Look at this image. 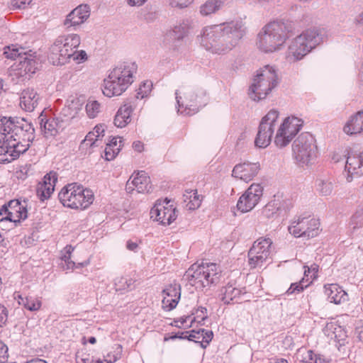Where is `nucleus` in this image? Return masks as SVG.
I'll return each mask as SVG.
<instances>
[{"label": "nucleus", "mask_w": 363, "mask_h": 363, "mask_svg": "<svg viewBox=\"0 0 363 363\" xmlns=\"http://www.w3.org/2000/svg\"><path fill=\"white\" fill-rule=\"evenodd\" d=\"M245 33L246 27L241 20L213 25L203 29L201 45L212 54L226 55L238 45Z\"/></svg>", "instance_id": "nucleus-1"}, {"label": "nucleus", "mask_w": 363, "mask_h": 363, "mask_svg": "<svg viewBox=\"0 0 363 363\" xmlns=\"http://www.w3.org/2000/svg\"><path fill=\"white\" fill-rule=\"evenodd\" d=\"M6 132V150H9L10 161L19 157L30 147L35 139V128L31 122L21 117H3Z\"/></svg>", "instance_id": "nucleus-2"}, {"label": "nucleus", "mask_w": 363, "mask_h": 363, "mask_svg": "<svg viewBox=\"0 0 363 363\" xmlns=\"http://www.w3.org/2000/svg\"><path fill=\"white\" fill-rule=\"evenodd\" d=\"M294 29V23L289 21L269 22L257 35L256 44L258 49L265 53L281 50Z\"/></svg>", "instance_id": "nucleus-3"}, {"label": "nucleus", "mask_w": 363, "mask_h": 363, "mask_svg": "<svg viewBox=\"0 0 363 363\" xmlns=\"http://www.w3.org/2000/svg\"><path fill=\"white\" fill-rule=\"evenodd\" d=\"M136 69L135 63H123L115 67L104 79V94L108 97L121 95L133 82V74Z\"/></svg>", "instance_id": "nucleus-4"}, {"label": "nucleus", "mask_w": 363, "mask_h": 363, "mask_svg": "<svg viewBox=\"0 0 363 363\" xmlns=\"http://www.w3.org/2000/svg\"><path fill=\"white\" fill-rule=\"evenodd\" d=\"M325 38V33L323 30L318 28L306 30L292 40L288 48L287 58L293 61L301 60L323 43Z\"/></svg>", "instance_id": "nucleus-5"}, {"label": "nucleus", "mask_w": 363, "mask_h": 363, "mask_svg": "<svg viewBox=\"0 0 363 363\" xmlns=\"http://www.w3.org/2000/svg\"><path fill=\"white\" fill-rule=\"evenodd\" d=\"M185 276L190 285L200 290L216 284L220 278L216 264L203 262L199 264H192L186 271Z\"/></svg>", "instance_id": "nucleus-6"}, {"label": "nucleus", "mask_w": 363, "mask_h": 363, "mask_svg": "<svg viewBox=\"0 0 363 363\" xmlns=\"http://www.w3.org/2000/svg\"><path fill=\"white\" fill-rule=\"evenodd\" d=\"M279 84L276 70L267 65L257 70L249 89V96L254 101L264 99Z\"/></svg>", "instance_id": "nucleus-7"}, {"label": "nucleus", "mask_w": 363, "mask_h": 363, "mask_svg": "<svg viewBox=\"0 0 363 363\" xmlns=\"http://www.w3.org/2000/svg\"><path fill=\"white\" fill-rule=\"evenodd\" d=\"M80 37L77 34L58 36L50 48L48 60L53 65H63L73 55V49L80 45Z\"/></svg>", "instance_id": "nucleus-8"}, {"label": "nucleus", "mask_w": 363, "mask_h": 363, "mask_svg": "<svg viewBox=\"0 0 363 363\" xmlns=\"http://www.w3.org/2000/svg\"><path fill=\"white\" fill-rule=\"evenodd\" d=\"M58 198L64 206L76 209L86 208L94 201L92 191L76 183L69 184L63 187Z\"/></svg>", "instance_id": "nucleus-9"}, {"label": "nucleus", "mask_w": 363, "mask_h": 363, "mask_svg": "<svg viewBox=\"0 0 363 363\" xmlns=\"http://www.w3.org/2000/svg\"><path fill=\"white\" fill-rule=\"evenodd\" d=\"M292 150L299 165H309L317 157V146L314 138L309 133H302L294 141Z\"/></svg>", "instance_id": "nucleus-10"}, {"label": "nucleus", "mask_w": 363, "mask_h": 363, "mask_svg": "<svg viewBox=\"0 0 363 363\" xmlns=\"http://www.w3.org/2000/svg\"><path fill=\"white\" fill-rule=\"evenodd\" d=\"M178 113L184 115H193L197 113L201 108L207 103L206 93L203 91H196L192 89H186L182 96H179L178 91L175 92Z\"/></svg>", "instance_id": "nucleus-11"}, {"label": "nucleus", "mask_w": 363, "mask_h": 363, "mask_svg": "<svg viewBox=\"0 0 363 363\" xmlns=\"http://www.w3.org/2000/svg\"><path fill=\"white\" fill-rule=\"evenodd\" d=\"M279 112L272 109L264 116L259 123L258 132L255 140L256 147L260 148L267 147L272 141V138L277 125Z\"/></svg>", "instance_id": "nucleus-12"}, {"label": "nucleus", "mask_w": 363, "mask_h": 363, "mask_svg": "<svg viewBox=\"0 0 363 363\" xmlns=\"http://www.w3.org/2000/svg\"><path fill=\"white\" fill-rule=\"evenodd\" d=\"M272 241L269 238H260L254 242L248 252V262L251 268L261 267L270 258Z\"/></svg>", "instance_id": "nucleus-13"}, {"label": "nucleus", "mask_w": 363, "mask_h": 363, "mask_svg": "<svg viewBox=\"0 0 363 363\" xmlns=\"http://www.w3.org/2000/svg\"><path fill=\"white\" fill-rule=\"evenodd\" d=\"M302 126V122L296 117H288L284 119L277 130L274 143L277 147L286 146L298 133Z\"/></svg>", "instance_id": "nucleus-14"}, {"label": "nucleus", "mask_w": 363, "mask_h": 363, "mask_svg": "<svg viewBox=\"0 0 363 363\" xmlns=\"http://www.w3.org/2000/svg\"><path fill=\"white\" fill-rule=\"evenodd\" d=\"M28 217L27 204L18 199L10 201L0 209V220H9L13 223L20 222Z\"/></svg>", "instance_id": "nucleus-15"}, {"label": "nucleus", "mask_w": 363, "mask_h": 363, "mask_svg": "<svg viewBox=\"0 0 363 363\" xmlns=\"http://www.w3.org/2000/svg\"><path fill=\"white\" fill-rule=\"evenodd\" d=\"M263 194V187L259 184H252L240 197L237 208L242 213L249 212L258 203Z\"/></svg>", "instance_id": "nucleus-16"}, {"label": "nucleus", "mask_w": 363, "mask_h": 363, "mask_svg": "<svg viewBox=\"0 0 363 363\" xmlns=\"http://www.w3.org/2000/svg\"><path fill=\"white\" fill-rule=\"evenodd\" d=\"M169 201H157L150 210V218L162 225L171 224L177 218L176 208L169 205Z\"/></svg>", "instance_id": "nucleus-17"}, {"label": "nucleus", "mask_w": 363, "mask_h": 363, "mask_svg": "<svg viewBox=\"0 0 363 363\" xmlns=\"http://www.w3.org/2000/svg\"><path fill=\"white\" fill-rule=\"evenodd\" d=\"M345 170L348 174L347 182H351L354 177L363 175V150L352 151L347 158Z\"/></svg>", "instance_id": "nucleus-18"}, {"label": "nucleus", "mask_w": 363, "mask_h": 363, "mask_svg": "<svg viewBox=\"0 0 363 363\" xmlns=\"http://www.w3.org/2000/svg\"><path fill=\"white\" fill-rule=\"evenodd\" d=\"M90 16L89 8L87 5H79L73 9L67 16L63 22L65 29H77L79 25L82 24Z\"/></svg>", "instance_id": "nucleus-19"}, {"label": "nucleus", "mask_w": 363, "mask_h": 363, "mask_svg": "<svg viewBox=\"0 0 363 363\" xmlns=\"http://www.w3.org/2000/svg\"><path fill=\"white\" fill-rule=\"evenodd\" d=\"M259 170V163L243 162L234 167L232 176L248 182L257 174Z\"/></svg>", "instance_id": "nucleus-20"}, {"label": "nucleus", "mask_w": 363, "mask_h": 363, "mask_svg": "<svg viewBox=\"0 0 363 363\" xmlns=\"http://www.w3.org/2000/svg\"><path fill=\"white\" fill-rule=\"evenodd\" d=\"M57 181V175L56 172H50L46 174L42 182H40L36 189V194L40 201L50 198V195L53 193L55 184Z\"/></svg>", "instance_id": "nucleus-21"}, {"label": "nucleus", "mask_w": 363, "mask_h": 363, "mask_svg": "<svg viewBox=\"0 0 363 363\" xmlns=\"http://www.w3.org/2000/svg\"><path fill=\"white\" fill-rule=\"evenodd\" d=\"M40 98L33 88H27L22 91L19 105L22 110L32 112L38 106Z\"/></svg>", "instance_id": "nucleus-22"}, {"label": "nucleus", "mask_w": 363, "mask_h": 363, "mask_svg": "<svg viewBox=\"0 0 363 363\" xmlns=\"http://www.w3.org/2000/svg\"><path fill=\"white\" fill-rule=\"evenodd\" d=\"M40 128L45 135H55L60 129L63 128L64 120L60 118H48L45 115L40 114L38 117Z\"/></svg>", "instance_id": "nucleus-23"}, {"label": "nucleus", "mask_w": 363, "mask_h": 363, "mask_svg": "<svg viewBox=\"0 0 363 363\" xmlns=\"http://www.w3.org/2000/svg\"><path fill=\"white\" fill-rule=\"evenodd\" d=\"M162 307L165 311H169L174 309L180 298V289L176 285H169L162 291Z\"/></svg>", "instance_id": "nucleus-24"}, {"label": "nucleus", "mask_w": 363, "mask_h": 363, "mask_svg": "<svg viewBox=\"0 0 363 363\" xmlns=\"http://www.w3.org/2000/svg\"><path fill=\"white\" fill-rule=\"evenodd\" d=\"M246 294L245 289L237 288L232 284H228L220 289L221 300L225 304L230 303L231 301H235L238 303L242 301V296Z\"/></svg>", "instance_id": "nucleus-25"}, {"label": "nucleus", "mask_w": 363, "mask_h": 363, "mask_svg": "<svg viewBox=\"0 0 363 363\" xmlns=\"http://www.w3.org/2000/svg\"><path fill=\"white\" fill-rule=\"evenodd\" d=\"M191 24L189 20H184L169 30L165 35V41L175 43L183 40L189 33Z\"/></svg>", "instance_id": "nucleus-26"}, {"label": "nucleus", "mask_w": 363, "mask_h": 363, "mask_svg": "<svg viewBox=\"0 0 363 363\" xmlns=\"http://www.w3.org/2000/svg\"><path fill=\"white\" fill-rule=\"evenodd\" d=\"M134 109L135 106L131 101L125 103L119 108L115 116L114 125L121 128L125 127L131 121L130 116Z\"/></svg>", "instance_id": "nucleus-27"}, {"label": "nucleus", "mask_w": 363, "mask_h": 363, "mask_svg": "<svg viewBox=\"0 0 363 363\" xmlns=\"http://www.w3.org/2000/svg\"><path fill=\"white\" fill-rule=\"evenodd\" d=\"M325 294L331 303L340 304L347 300V293L336 284L325 286Z\"/></svg>", "instance_id": "nucleus-28"}, {"label": "nucleus", "mask_w": 363, "mask_h": 363, "mask_svg": "<svg viewBox=\"0 0 363 363\" xmlns=\"http://www.w3.org/2000/svg\"><path fill=\"white\" fill-rule=\"evenodd\" d=\"M31 50L28 52H23L24 56L19 61L18 69L20 74L24 76L29 74H34L37 69V62L34 53H30Z\"/></svg>", "instance_id": "nucleus-29"}, {"label": "nucleus", "mask_w": 363, "mask_h": 363, "mask_svg": "<svg viewBox=\"0 0 363 363\" xmlns=\"http://www.w3.org/2000/svg\"><path fill=\"white\" fill-rule=\"evenodd\" d=\"M344 131L347 135L357 134L363 131V110L351 116L344 127Z\"/></svg>", "instance_id": "nucleus-30"}, {"label": "nucleus", "mask_w": 363, "mask_h": 363, "mask_svg": "<svg viewBox=\"0 0 363 363\" xmlns=\"http://www.w3.org/2000/svg\"><path fill=\"white\" fill-rule=\"evenodd\" d=\"M133 182V186H135L138 193H150L152 190L150 179L144 171L138 172Z\"/></svg>", "instance_id": "nucleus-31"}, {"label": "nucleus", "mask_w": 363, "mask_h": 363, "mask_svg": "<svg viewBox=\"0 0 363 363\" xmlns=\"http://www.w3.org/2000/svg\"><path fill=\"white\" fill-rule=\"evenodd\" d=\"M308 217L300 216L289 226V233L296 238L306 237L305 232L308 225Z\"/></svg>", "instance_id": "nucleus-32"}, {"label": "nucleus", "mask_w": 363, "mask_h": 363, "mask_svg": "<svg viewBox=\"0 0 363 363\" xmlns=\"http://www.w3.org/2000/svg\"><path fill=\"white\" fill-rule=\"evenodd\" d=\"M15 299L18 301L20 305L23 306L26 309L30 311H37L41 307V301L38 298L28 296L23 297L19 294H15Z\"/></svg>", "instance_id": "nucleus-33"}, {"label": "nucleus", "mask_w": 363, "mask_h": 363, "mask_svg": "<svg viewBox=\"0 0 363 363\" xmlns=\"http://www.w3.org/2000/svg\"><path fill=\"white\" fill-rule=\"evenodd\" d=\"M317 191L323 196H330L333 191V183L328 178H318L315 181Z\"/></svg>", "instance_id": "nucleus-34"}, {"label": "nucleus", "mask_w": 363, "mask_h": 363, "mask_svg": "<svg viewBox=\"0 0 363 363\" xmlns=\"http://www.w3.org/2000/svg\"><path fill=\"white\" fill-rule=\"evenodd\" d=\"M224 5L221 0H208L200 7V13L203 16L210 15L220 10Z\"/></svg>", "instance_id": "nucleus-35"}, {"label": "nucleus", "mask_w": 363, "mask_h": 363, "mask_svg": "<svg viewBox=\"0 0 363 363\" xmlns=\"http://www.w3.org/2000/svg\"><path fill=\"white\" fill-rule=\"evenodd\" d=\"M23 52H26L23 48H18L17 45H11L4 48V55L8 59L16 60L18 58L20 61L24 56Z\"/></svg>", "instance_id": "nucleus-36"}, {"label": "nucleus", "mask_w": 363, "mask_h": 363, "mask_svg": "<svg viewBox=\"0 0 363 363\" xmlns=\"http://www.w3.org/2000/svg\"><path fill=\"white\" fill-rule=\"evenodd\" d=\"M4 126V121H3V118H1V123H0V162L4 161L10 162V159L9 156V150H6L5 147L6 145V132L3 130Z\"/></svg>", "instance_id": "nucleus-37"}, {"label": "nucleus", "mask_w": 363, "mask_h": 363, "mask_svg": "<svg viewBox=\"0 0 363 363\" xmlns=\"http://www.w3.org/2000/svg\"><path fill=\"white\" fill-rule=\"evenodd\" d=\"M323 332L325 335L330 339H335L339 341V337H340L339 333H342V328L334 323H328L324 328Z\"/></svg>", "instance_id": "nucleus-38"}, {"label": "nucleus", "mask_w": 363, "mask_h": 363, "mask_svg": "<svg viewBox=\"0 0 363 363\" xmlns=\"http://www.w3.org/2000/svg\"><path fill=\"white\" fill-rule=\"evenodd\" d=\"M319 226L320 223L318 220L313 218L310 219L308 218L306 231H304L306 237L309 238L316 236L318 233Z\"/></svg>", "instance_id": "nucleus-39"}, {"label": "nucleus", "mask_w": 363, "mask_h": 363, "mask_svg": "<svg viewBox=\"0 0 363 363\" xmlns=\"http://www.w3.org/2000/svg\"><path fill=\"white\" fill-rule=\"evenodd\" d=\"M100 104L96 100L89 99L86 105V111L89 118H95L100 112Z\"/></svg>", "instance_id": "nucleus-40"}, {"label": "nucleus", "mask_w": 363, "mask_h": 363, "mask_svg": "<svg viewBox=\"0 0 363 363\" xmlns=\"http://www.w3.org/2000/svg\"><path fill=\"white\" fill-rule=\"evenodd\" d=\"M99 141H101V140L99 138V135L95 134V132L91 131L86 135L82 144L84 145H89L90 147H97L100 145Z\"/></svg>", "instance_id": "nucleus-41"}, {"label": "nucleus", "mask_w": 363, "mask_h": 363, "mask_svg": "<svg viewBox=\"0 0 363 363\" xmlns=\"http://www.w3.org/2000/svg\"><path fill=\"white\" fill-rule=\"evenodd\" d=\"M201 203V200L200 199V196L197 194V190L195 189V191L192 195V198L188 201L185 206L189 210H194L200 206Z\"/></svg>", "instance_id": "nucleus-42"}, {"label": "nucleus", "mask_w": 363, "mask_h": 363, "mask_svg": "<svg viewBox=\"0 0 363 363\" xmlns=\"http://www.w3.org/2000/svg\"><path fill=\"white\" fill-rule=\"evenodd\" d=\"M201 341L200 342L201 346L203 348H206L207 345L212 340L213 333L211 330H207L205 329H201Z\"/></svg>", "instance_id": "nucleus-43"}, {"label": "nucleus", "mask_w": 363, "mask_h": 363, "mask_svg": "<svg viewBox=\"0 0 363 363\" xmlns=\"http://www.w3.org/2000/svg\"><path fill=\"white\" fill-rule=\"evenodd\" d=\"M303 363H328L324 359H322L319 355L315 354L313 351L309 350L307 352V356L303 361Z\"/></svg>", "instance_id": "nucleus-44"}, {"label": "nucleus", "mask_w": 363, "mask_h": 363, "mask_svg": "<svg viewBox=\"0 0 363 363\" xmlns=\"http://www.w3.org/2000/svg\"><path fill=\"white\" fill-rule=\"evenodd\" d=\"M152 84L150 82H144L139 88L135 96L136 99H143L150 92Z\"/></svg>", "instance_id": "nucleus-45"}, {"label": "nucleus", "mask_w": 363, "mask_h": 363, "mask_svg": "<svg viewBox=\"0 0 363 363\" xmlns=\"http://www.w3.org/2000/svg\"><path fill=\"white\" fill-rule=\"evenodd\" d=\"M303 279H302L299 282L293 283L291 284L290 287L286 291V294L287 295L293 294H299L303 291L305 287L307 286H303Z\"/></svg>", "instance_id": "nucleus-46"}, {"label": "nucleus", "mask_w": 363, "mask_h": 363, "mask_svg": "<svg viewBox=\"0 0 363 363\" xmlns=\"http://www.w3.org/2000/svg\"><path fill=\"white\" fill-rule=\"evenodd\" d=\"M194 0H169V5L175 8H186L193 3Z\"/></svg>", "instance_id": "nucleus-47"}, {"label": "nucleus", "mask_w": 363, "mask_h": 363, "mask_svg": "<svg viewBox=\"0 0 363 363\" xmlns=\"http://www.w3.org/2000/svg\"><path fill=\"white\" fill-rule=\"evenodd\" d=\"M119 151L120 147L113 148L106 145L104 150L106 160L108 161L113 160Z\"/></svg>", "instance_id": "nucleus-48"}, {"label": "nucleus", "mask_w": 363, "mask_h": 363, "mask_svg": "<svg viewBox=\"0 0 363 363\" xmlns=\"http://www.w3.org/2000/svg\"><path fill=\"white\" fill-rule=\"evenodd\" d=\"M65 264H62V267L66 269H73L74 268H81L88 264V262H79L76 264L74 262L69 260L67 262H64Z\"/></svg>", "instance_id": "nucleus-49"}, {"label": "nucleus", "mask_w": 363, "mask_h": 363, "mask_svg": "<svg viewBox=\"0 0 363 363\" xmlns=\"http://www.w3.org/2000/svg\"><path fill=\"white\" fill-rule=\"evenodd\" d=\"M8 309L4 305L0 303V328L6 325L8 320Z\"/></svg>", "instance_id": "nucleus-50"}, {"label": "nucleus", "mask_w": 363, "mask_h": 363, "mask_svg": "<svg viewBox=\"0 0 363 363\" xmlns=\"http://www.w3.org/2000/svg\"><path fill=\"white\" fill-rule=\"evenodd\" d=\"M73 60L82 62L87 59V55L84 50L74 51L73 50V55L72 57Z\"/></svg>", "instance_id": "nucleus-51"}, {"label": "nucleus", "mask_w": 363, "mask_h": 363, "mask_svg": "<svg viewBox=\"0 0 363 363\" xmlns=\"http://www.w3.org/2000/svg\"><path fill=\"white\" fill-rule=\"evenodd\" d=\"M8 347L0 341V363H5L8 360Z\"/></svg>", "instance_id": "nucleus-52"}, {"label": "nucleus", "mask_w": 363, "mask_h": 363, "mask_svg": "<svg viewBox=\"0 0 363 363\" xmlns=\"http://www.w3.org/2000/svg\"><path fill=\"white\" fill-rule=\"evenodd\" d=\"M132 280L127 279L126 278H121L118 282H116V285L118 286V289H131Z\"/></svg>", "instance_id": "nucleus-53"}, {"label": "nucleus", "mask_w": 363, "mask_h": 363, "mask_svg": "<svg viewBox=\"0 0 363 363\" xmlns=\"http://www.w3.org/2000/svg\"><path fill=\"white\" fill-rule=\"evenodd\" d=\"M121 348L122 347L121 345H118V349L121 350ZM120 352L121 351H119L118 353L113 355H111V354H108L105 357L104 361H106L107 363H113L116 362L120 358Z\"/></svg>", "instance_id": "nucleus-54"}, {"label": "nucleus", "mask_w": 363, "mask_h": 363, "mask_svg": "<svg viewBox=\"0 0 363 363\" xmlns=\"http://www.w3.org/2000/svg\"><path fill=\"white\" fill-rule=\"evenodd\" d=\"M186 333H189V332H186ZM201 338V329L199 330H191L189 332V335L187 336V339L189 340H191V341H195V342H197L196 340H200Z\"/></svg>", "instance_id": "nucleus-55"}, {"label": "nucleus", "mask_w": 363, "mask_h": 363, "mask_svg": "<svg viewBox=\"0 0 363 363\" xmlns=\"http://www.w3.org/2000/svg\"><path fill=\"white\" fill-rule=\"evenodd\" d=\"M31 0H11V4L16 9H22L29 4Z\"/></svg>", "instance_id": "nucleus-56"}, {"label": "nucleus", "mask_w": 363, "mask_h": 363, "mask_svg": "<svg viewBox=\"0 0 363 363\" xmlns=\"http://www.w3.org/2000/svg\"><path fill=\"white\" fill-rule=\"evenodd\" d=\"M206 313L207 309L206 308L200 307L196 311L197 317L201 318V320H204L207 318Z\"/></svg>", "instance_id": "nucleus-57"}, {"label": "nucleus", "mask_w": 363, "mask_h": 363, "mask_svg": "<svg viewBox=\"0 0 363 363\" xmlns=\"http://www.w3.org/2000/svg\"><path fill=\"white\" fill-rule=\"evenodd\" d=\"M66 252L62 257V259L63 262H67L71 260V252L73 250V248L72 246H67L66 247Z\"/></svg>", "instance_id": "nucleus-58"}, {"label": "nucleus", "mask_w": 363, "mask_h": 363, "mask_svg": "<svg viewBox=\"0 0 363 363\" xmlns=\"http://www.w3.org/2000/svg\"><path fill=\"white\" fill-rule=\"evenodd\" d=\"M130 6H140L143 5L147 0H126Z\"/></svg>", "instance_id": "nucleus-59"}, {"label": "nucleus", "mask_w": 363, "mask_h": 363, "mask_svg": "<svg viewBox=\"0 0 363 363\" xmlns=\"http://www.w3.org/2000/svg\"><path fill=\"white\" fill-rule=\"evenodd\" d=\"M122 140L120 139L119 140V145H118V140H117V138H113L108 143L106 144L107 146H109L111 147H113V148H116V147H121V143H122Z\"/></svg>", "instance_id": "nucleus-60"}, {"label": "nucleus", "mask_w": 363, "mask_h": 363, "mask_svg": "<svg viewBox=\"0 0 363 363\" xmlns=\"http://www.w3.org/2000/svg\"><path fill=\"white\" fill-rule=\"evenodd\" d=\"M133 177V175H132L130 177V178L127 182L126 186H125V190L129 194H131L135 190V189H136L135 186H133V180H131Z\"/></svg>", "instance_id": "nucleus-61"}, {"label": "nucleus", "mask_w": 363, "mask_h": 363, "mask_svg": "<svg viewBox=\"0 0 363 363\" xmlns=\"http://www.w3.org/2000/svg\"><path fill=\"white\" fill-rule=\"evenodd\" d=\"M194 191L195 190L191 189L185 191V193L183 194V201L184 203H187L188 201L192 198V195L194 194Z\"/></svg>", "instance_id": "nucleus-62"}, {"label": "nucleus", "mask_w": 363, "mask_h": 363, "mask_svg": "<svg viewBox=\"0 0 363 363\" xmlns=\"http://www.w3.org/2000/svg\"><path fill=\"white\" fill-rule=\"evenodd\" d=\"M133 147L136 151L140 152L143 149V144L140 141H135L133 143Z\"/></svg>", "instance_id": "nucleus-63"}, {"label": "nucleus", "mask_w": 363, "mask_h": 363, "mask_svg": "<svg viewBox=\"0 0 363 363\" xmlns=\"http://www.w3.org/2000/svg\"><path fill=\"white\" fill-rule=\"evenodd\" d=\"M138 245L136 242H133L130 240L128 241L126 245L127 248L131 251H135L138 248Z\"/></svg>", "instance_id": "nucleus-64"}]
</instances>
